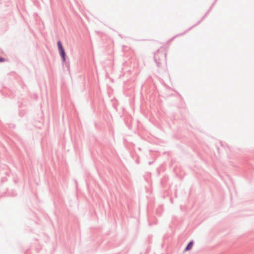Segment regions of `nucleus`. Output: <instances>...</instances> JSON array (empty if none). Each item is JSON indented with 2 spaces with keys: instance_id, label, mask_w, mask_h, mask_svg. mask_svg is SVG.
I'll return each instance as SVG.
<instances>
[{
  "instance_id": "obj_1",
  "label": "nucleus",
  "mask_w": 254,
  "mask_h": 254,
  "mask_svg": "<svg viewBox=\"0 0 254 254\" xmlns=\"http://www.w3.org/2000/svg\"><path fill=\"white\" fill-rule=\"evenodd\" d=\"M166 53L159 50L154 53V60L158 67H161L166 63Z\"/></svg>"
},
{
  "instance_id": "obj_2",
  "label": "nucleus",
  "mask_w": 254,
  "mask_h": 254,
  "mask_svg": "<svg viewBox=\"0 0 254 254\" xmlns=\"http://www.w3.org/2000/svg\"><path fill=\"white\" fill-rule=\"evenodd\" d=\"M62 59V63L64 65L67 70H70V62L69 59L67 58L66 60V54L60 56Z\"/></svg>"
},
{
  "instance_id": "obj_3",
  "label": "nucleus",
  "mask_w": 254,
  "mask_h": 254,
  "mask_svg": "<svg viewBox=\"0 0 254 254\" xmlns=\"http://www.w3.org/2000/svg\"><path fill=\"white\" fill-rule=\"evenodd\" d=\"M57 46L60 55L65 54L64 47L63 46L61 40H59L57 42Z\"/></svg>"
},
{
  "instance_id": "obj_4",
  "label": "nucleus",
  "mask_w": 254,
  "mask_h": 254,
  "mask_svg": "<svg viewBox=\"0 0 254 254\" xmlns=\"http://www.w3.org/2000/svg\"><path fill=\"white\" fill-rule=\"evenodd\" d=\"M193 245V241L192 240L190 241L188 245H187L186 248L185 249V251H188L191 249Z\"/></svg>"
},
{
  "instance_id": "obj_5",
  "label": "nucleus",
  "mask_w": 254,
  "mask_h": 254,
  "mask_svg": "<svg viewBox=\"0 0 254 254\" xmlns=\"http://www.w3.org/2000/svg\"><path fill=\"white\" fill-rule=\"evenodd\" d=\"M7 60L4 58L0 57V63L4 62L6 61Z\"/></svg>"
},
{
  "instance_id": "obj_6",
  "label": "nucleus",
  "mask_w": 254,
  "mask_h": 254,
  "mask_svg": "<svg viewBox=\"0 0 254 254\" xmlns=\"http://www.w3.org/2000/svg\"><path fill=\"white\" fill-rule=\"evenodd\" d=\"M208 12H209V11H207V13H206L205 15L203 16V17L202 18V19L203 18H204L206 16V15L207 14V13H208Z\"/></svg>"
},
{
  "instance_id": "obj_7",
  "label": "nucleus",
  "mask_w": 254,
  "mask_h": 254,
  "mask_svg": "<svg viewBox=\"0 0 254 254\" xmlns=\"http://www.w3.org/2000/svg\"><path fill=\"white\" fill-rule=\"evenodd\" d=\"M200 21H198L196 24H198L199 23H200Z\"/></svg>"
},
{
  "instance_id": "obj_8",
  "label": "nucleus",
  "mask_w": 254,
  "mask_h": 254,
  "mask_svg": "<svg viewBox=\"0 0 254 254\" xmlns=\"http://www.w3.org/2000/svg\"><path fill=\"white\" fill-rule=\"evenodd\" d=\"M150 165L152 164V162H149V163Z\"/></svg>"
}]
</instances>
